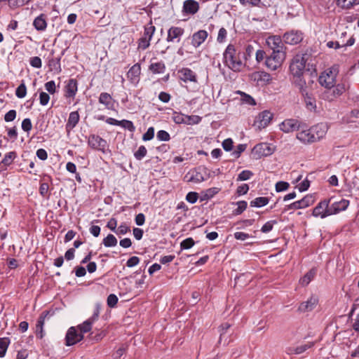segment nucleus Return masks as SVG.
I'll use <instances>...</instances> for the list:
<instances>
[{
	"label": "nucleus",
	"instance_id": "nucleus-15",
	"mask_svg": "<svg viewBox=\"0 0 359 359\" xmlns=\"http://www.w3.org/2000/svg\"><path fill=\"white\" fill-rule=\"evenodd\" d=\"M184 29L180 27L172 26L168 30L167 42H180L181 36L184 34Z\"/></svg>",
	"mask_w": 359,
	"mask_h": 359
},
{
	"label": "nucleus",
	"instance_id": "nucleus-2",
	"mask_svg": "<svg viewBox=\"0 0 359 359\" xmlns=\"http://www.w3.org/2000/svg\"><path fill=\"white\" fill-rule=\"evenodd\" d=\"M310 56L309 53H304L297 54L292 58L290 65V71L294 77L299 79L303 75L306 63Z\"/></svg>",
	"mask_w": 359,
	"mask_h": 359
},
{
	"label": "nucleus",
	"instance_id": "nucleus-8",
	"mask_svg": "<svg viewBox=\"0 0 359 359\" xmlns=\"http://www.w3.org/2000/svg\"><path fill=\"white\" fill-rule=\"evenodd\" d=\"M88 145L93 149L101 151L103 154L106 153L108 147L107 142L97 135H90L88 140Z\"/></svg>",
	"mask_w": 359,
	"mask_h": 359
},
{
	"label": "nucleus",
	"instance_id": "nucleus-13",
	"mask_svg": "<svg viewBox=\"0 0 359 359\" xmlns=\"http://www.w3.org/2000/svg\"><path fill=\"white\" fill-rule=\"evenodd\" d=\"M301 128V123L298 120L294 118L286 119L280 125V129L284 133L299 130Z\"/></svg>",
	"mask_w": 359,
	"mask_h": 359
},
{
	"label": "nucleus",
	"instance_id": "nucleus-22",
	"mask_svg": "<svg viewBox=\"0 0 359 359\" xmlns=\"http://www.w3.org/2000/svg\"><path fill=\"white\" fill-rule=\"evenodd\" d=\"M199 9V4L194 0H186L183 4L182 12L188 15H194Z\"/></svg>",
	"mask_w": 359,
	"mask_h": 359
},
{
	"label": "nucleus",
	"instance_id": "nucleus-47",
	"mask_svg": "<svg viewBox=\"0 0 359 359\" xmlns=\"http://www.w3.org/2000/svg\"><path fill=\"white\" fill-rule=\"evenodd\" d=\"M120 126L122 128L128 130L130 132L133 133L135 130V127L133 124V123L131 121L129 120H121Z\"/></svg>",
	"mask_w": 359,
	"mask_h": 359
},
{
	"label": "nucleus",
	"instance_id": "nucleus-63",
	"mask_svg": "<svg viewBox=\"0 0 359 359\" xmlns=\"http://www.w3.org/2000/svg\"><path fill=\"white\" fill-rule=\"evenodd\" d=\"M46 90L50 94H54L56 91L55 83L54 81H50L44 85Z\"/></svg>",
	"mask_w": 359,
	"mask_h": 359
},
{
	"label": "nucleus",
	"instance_id": "nucleus-56",
	"mask_svg": "<svg viewBox=\"0 0 359 359\" xmlns=\"http://www.w3.org/2000/svg\"><path fill=\"white\" fill-rule=\"evenodd\" d=\"M226 36H227L226 29L224 27L220 28L219 30V32H218L217 38V42L219 43H224L226 40Z\"/></svg>",
	"mask_w": 359,
	"mask_h": 359
},
{
	"label": "nucleus",
	"instance_id": "nucleus-20",
	"mask_svg": "<svg viewBox=\"0 0 359 359\" xmlns=\"http://www.w3.org/2000/svg\"><path fill=\"white\" fill-rule=\"evenodd\" d=\"M208 34L205 30L201 29L195 32L191 36V45L195 47H199L208 38Z\"/></svg>",
	"mask_w": 359,
	"mask_h": 359
},
{
	"label": "nucleus",
	"instance_id": "nucleus-9",
	"mask_svg": "<svg viewBox=\"0 0 359 359\" xmlns=\"http://www.w3.org/2000/svg\"><path fill=\"white\" fill-rule=\"evenodd\" d=\"M314 202V198L312 195H306L301 200L295 201L284 208L283 212L289 210H298L303 209L311 205Z\"/></svg>",
	"mask_w": 359,
	"mask_h": 359
},
{
	"label": "nucleus",
	"instance_id": "nucleus-35",
	"mask_svg": "<svg viewBox=\"0 0 359 359\" xmlns=\"http://www.w3.org/2000/svg\"><path fill=\"white\" fill-rule=\"evenodd\" d=\"M269 202V199L268 197L261 196L255 198L254 200L250 201L251 207H257L262 208L267 205Z\"/></svg>",
	"mask_w": 359,
	"mask_h": 359
},
{
	"label": "nucleus",
	"instance_id": "nucleus-10",
	"mask_svg": "<svg viewBox=\"0 0 359 359\" xmlns=\"http://www.w3.org/2000/svg\"><path fill=\"white\" fill-rule=\"evenodd\" d=\"M330 201V199H325L319 202L313 208L312 215L316 217H319L322 219L330 216L329 208Z\"/></svg>",
	"mask_w": 359,
	"mask_h": 359
},
{
	"label": "nucleus",
	"instance_id": "nucleus-55",
	"mask_svg": "<svg viewBox=\"0 0 359 359\" xmlns=\"http://www.w3.org/2000/svg\"><path fill=\"white\" fill-rule=\"evenodd\" d=\"M129 231H130V227L126 223H122L117 228L115 233H116L117 235H124Z\"/></svg>",
	"mask_w": 359,
	"mask_h": 359
},
{
	"label": "nucleus",
	"instance_id": "nucleus-34",
	"mask_svg": "<svg viewBox=\"0 0 359 359\" xmlns=\"http://www.w3.org/2000/svg\"><path fill=\"white\" fill-rule=\"evenodd\" d=\"M93 323L94 322L91 321L90 319H87L83 323L77 326V329L79 331V332L83 335L85 333L90 332L92 330V325Z\"/></svg>",
	"mask_w": 359,
	"mask_h": 359
},
{
	"label": "nucleus",
	"instance_id": "nucleus-60",
	"mask_svg": "<svg viewBox=\"0 0 359 359\" xmlns=\"http://www.w3.org/2000/svg\"><path fill=\"white\" fill-rule=\"evenodd\" d=\"M198 198V194L194 191L189 192L186 196V200L190 203H195Z\"/></svg>",
	"mask_w": 359,
	"mask_h": 359
},
{
	"label": "nucleus",
	"instance_id": "nucleus-54",
	"mask_svg": "<svg viewBox=\"0 0 359 359\" xmlns=\"http://www.w3.org/2000/svg\"><path fill=\"white\" fill-rule=\"evenodd\" d=\"M247 147L245 144H238L236 149L233 151L232 155L234 158H238L240 157L242 152H243Z\"/></svg>",
	"mask_w": 359,
	"mask_h": 359
},
{
	"label": "nucleus",
	"instance_id": "nucleus-16",
	"mask_svg": "<svg viewBox=\"0 0 359 359\" xmlns=\"http://www.w3.org/2000/svg\"><path fill=\"white\" fill-rule=\"evenodd\" d=\"M178 74L180 79L184 82H198L196 74L188 67H183L180 69L178 71Z\"/></svg>",
	"mask_w": 359,
	"mask_h": 359
},
{
	"label": "nucleus",
	"instance_id": "nucleus-53",
	"mask_svg": "<svg viewBox=\"0 0 359 359\" xmlns=\"http://www.w3.org/2000/svg\"><path fill=\"white\" fill-rule=\"evenodd\" d=\"M156 137L158 140L165 142L169 141L170 139V134L167 131L163 130L158 131L156 134Z\"/></svg>",
	"mask_w": 359,
	"mask_h": 359
},
{
	"label": "nucleus",
	"instance_id": "nucleus-7",
	"mask_svg": "<svg viewBox=\"0 0 359 359\" xmlns=\"http://www.w3.org/2000/svg\"><path fill=\"white\" fill-rule=\"evenodd\" d=\"M305 81L299 80L298 86H299V91L304 98L306 108L309 110H314L316 108V99L313 97L311 93H309L305 86Z\"/></svg>",
	"mask_w": 359,
	"mask_h": 359
},
{
	"label": "nucleus",
	"instance_id": "nucleus-58",
	"mask_svg": "<svg viewBox=\"0 0 359 359\" xmlns=\"http://www.w3.org/2000/svg\"><path fill=\"white\" fill-rule=\"evenodd\" d=\"M290 187V184L287 182L280 181L276 184V191L277 192H280L283 191H286Z\"/></svg>",
	"mask_w": 359,
	"mask_h": 359
},
{
	"label": "nucleus",
	"instance_id": "nucleus-46",
	"mask_svg": "<svg viewBox=\"0 0 359 359\" xmlns=\"http://www.w3.org/2000/svg\"><path fill=\"white\" fill-rule=\"evenodd\" d=\"M26 94H27V87H26L25 83L22 81V83L16 88L15 95L18 98H23L25 97Z\"/></svg>",
	"mask_w": 359,
	"mask_h": 359
},
{
	"label": "nucleus",
	"instance_id": "nucleus-18",
	"mask_svg": "<svg viewBox=\"0 0 359 359\" xmlns=\"http://www.w3.org/2000/svg\"><path fill=\"white\" fill-rule=\"evenodd\" d=\"M311 133L313 134V137H315V142L319 141L323 139L328 130V127L325 123H318L311 128Z\"/></svg>",
	"mask_w": 359,
	"mask_h": 359
},
{
	"label": "nucleus",
	"instance_id": "nucleus-48",
	"mask_svg": "<svg viewBox=\"0 0 359 359\" xmlns=\"http://www.w3.org/2000/svg\"><path fill=\"white\" fill-rule=\"evenodd\" d=\"M277 224L276 220H270L266 222L261 228V231L262 233H269L270 232L273 228V225Z\"/></svg>",
	"mask_w": 359,
	"mask_h": 359
},
{
	"label": "nucleus",
	"instance_id": "nucleus-1",
	"mask_svg": "<svg viewBox=\"0 0 359 359\" xmlns=\"http://www.w3.org/2000/svg\"><path fill=\"white\" fill-rule=\"evenodd\" d=\"M241 55L233 45L229 44L223 53V62L224 65L233 72H239L244 66Z\"/></svg>",
	"mask_w": 359,
	"mask_h": 359
},
{
	"label": "nucleus",
	"instance_id": "nucleus-33",
	"mask_svg": "<svg viewBox=\"0 0 359 359\" xmlns=\"http://www.w3.org/2000/svg\"><path fill=\"white\" fill-rule=\"evenodd\" d=\"M60 57L57 58L51 57L48 59V67L50 71H55L57 73L61 72L62 69L60 65Z\"/></svg>",
	"mask_w": 359,
	"mask_h": 359
},
{
	"label": "nucleus",
	"instance_id": "nucleus-62",
	"mask_svg": "<svg viewBox=\"0 0 359 359\" xmlns=\"http://www.w3.org/2000/svg\"><path fill=\"white\" fill-rule=\"evenodd\" d=\"M32 128L31 119L29 118H25L22 122V129L25 132H29Z\"/></svg>",
	"mask_w": 359,
	"mask_h": 359
},
{
	"label": "nucleus",
	"instance_id": "nucleus-36",
	"mask_svg": "<svg viewBox=\"0 0 359 359\" xmlns=\"http://www.w3.org/2000/svg\"><path fill=\"white\" fill-rule=\"evenodd\" d=\"M359 4V0H337V5L344 9H349Z\"/></svg>",
	"mask_w": 359,
	"mask_h": 359
},
{
	"label": "nucleus",
	"instance_id": "nucleus-31",
	"mask_svg": "<svg viewBox=\"0 0 359 359\" xmlns=\"http://www.w3.org/2000/svg\"><path fill=\"white\" fill-rule=\"evenodd\" d=\"M317 273V270L315 268L309 270L300 280L299 283L302 286H306L314 278Z\"/></svg>",
	"mask_w": 359,
	"mask_h": 359
},
{
	"label": "nucleus",
	"instance_id": "nucleus-26",
	"mask_svg": "<svg viewBox=\"0 0 359 359\" xmlns=\"http://www.w3.org/2000/svg\"><path fill=\"white\" fill-rule=\"evenodd\" d=\"M98 101L100 104H103L107 109L111 110L114 107L115 100L108 93H101Z\"/></svg>",
	"mask_w": 359,
	"mask_h": 359
},
{
	"label": "nucleus",
	"instance_id": "nucleus-11",
	"mask_svg": "<svg viewBox=\"0 0 359 359\" xmlns=\"http://www.w3.org/2000/svg\"><path fill=\"white\" fill-rule=\"evenodd\" d=\"M83 339V335L79 333L75 327H71L66 333L65 345L67 346H73L81 341Z\"/></svg>",
	"mask_w": 359,
	"mask_h": 359
},
{
	"label": "nucleus",
	"instance_id": "nucleus-43",
	"mask_svg": "<svg viewBox=\"0 0 359 359\" xmlns=\"http://www.w3.org/2000/svg\"><path fill=\"white\" fill-rule=\"evenodd\" d=\"M237 208L233 211L234 215H239L242 214L247 208L248 203L245 201H240L236 203Z\"/></svg>",
	"mask_w": 359,
	"mask_h": 359
},
{
	"label": "nucleus",
	"instance_id": "nucleus-40",
	"mask_svg": "<svg viewBox=\"0 0 359 359\" xmlns=\"http://www.w3.org/2000/svg\"><path fill=\"white\" fill-rule=\"evenodd\" d=\"M10 342L11 341L8 337L0 338V358H2L6 355Z\"/></svg>",
	"mask_w": 359,
	"mask_h": 359
},
{
	"label": "nucleus",
	"instance_id": "nucleus-37",
	"mask_svg": "<svg viewBox=\"0 0 359 359\" xmlns=\"http://www.w3.org/2000/svg\"><path fill=\"white\" fill-rule=\"evenodd\" d=\"M206 178L204 177L203 173L200 171V168L195 170L191 172V176L189 179V182L195 183H200L205 181Z\"/></svg>",
	"mask_w": 359,
	"mask_h": 359
},
{
	"label": "nucleus",
	"instance_id": "nucleus-17",
	"mask_svg": "<svg viewBox=\"0 0 359 359\" xmlns=\"http://www.w3.org/2000/svg\"><path fill=\"white\" fill-rule=\"evenodd\" d=\"M318 303V299L316 296H311L306 302H302L298 311L301 313H306L313 311Z\"/></svg>",
	"mask_w": 359,
	"mask_h": 359
},
{
	"label": "nucleus",
	"instance_id": "nucleus-49",
	"mask_svg": "<svg viewBox=\"0 0 359 359\" xmlns=\"http://www.w3.org/2000/svg\"><path fill=\"white\" fill-rule=\"evenodd\" d=\"M253 172L248 170H243L237 177V181H245L249 180L252 176H253Z\"/></svg>",
	"mask_w": 359,
	"mask_h": 359
},
{
	"label": "nucleus",
	"instance_id": "nucleus-23",
	"mask_svg": "<svg viewBox=\"0 0 359 359\" xmlns=\"http://www.w3.org/2000/svg\"><path fill=\"white\" fill-rule=\"evenodd\" d=\"M349 205V201L342 199L340 201L334 202L331 205H329L330 215H335L341 211L345 210Z\"/></svg>",
	"mask_w": 359,
	"mask_h": 359
},
{
	"label": "nucleus",
	"instance_id": "nucleus-64",
	"mask_svg": "<svg viewBox=\"0 0 359 359\" xmlns=\"http://www.w3.org/2000/svg\"><path fill=\"white\" fill-rule=\"evenodd\" d=\"M150 41L147 38H140L138 42V48L142 50L147 49L150 46Z\"/></svg>",
	"mask_w": 359,
	"mask_h": 359
},
{
	"label": "nucleus",
	"instance_id": "nucleus-59",
	"mask_svg": "<svg viewBox=\"0 0 359 359\" xmlns=\"http://www.w3.org/2000/svg\"><path fill=\"white\" fill-rule=\"evenodd\" d=\"M154 128L149 127L147 129V131L143 135L142 140L144 141H149L154 138Z\"/></svg>",
	"mask_w": 359,
	"mask_h": 359
},
{
	"label": "nucleus",
	"instance_id": "nucleus-27",
	"mask_svg": "<svg viewBox=\"0 0 359 359\" xmlns=\"http://www.w3.org/2000/svg\"><path fill=\"white\" fill-rule=\"evenodd\" d=\"M80 116L77 111H72L69 114L67 123L66 124V130L69 131L76 127L79 123Z\"/></svg>",
	"mask_w": 359,
	"mask_h": 359
},
{
	"label": "nucleus",
	"instance_id": "nucleus-44",
	"mask_svg": "<svg viewBox=\"0 0 359 359\" xmlns=\"http://www.w3.org/2000/svg\"><path fill=\"white\" fill-rule=\"evenodd\" d=\"M238 93L241 95V100L243 102L251 106L256 104L255 99L250 95L241 91H238Z\"/></svg>",
	"mask_w": 359,
	"mask_h": 359
},
{
	"label": "nucleus",
	"instance_id": "nucleus-24",
	"mask_svg": "<svg viewBox=\"0 0 359 359\" xmlns=\"http://www.w3.org/2000/svg\"><path fill=\"white\" fill-rule=\"evenodd\" d=\"M172 119H173L174 122L177 124H180V123L191 124V119H196V121H193V122L199 123L201 120V118L198 116H184L182 114H177L173 116Z\"/></svg>",
	"mask_w": 359,
	"mask_h": 359
},
{
	"label": "nucleus",
	"instance_id": "nucleus-14",
	"mask_svg": "<svg viewBox=\"0 0 359 359\" xmlns=\"http://www.w3.org/2000/svg\"><path fill=\"white\" fill-rule=\"evenodd\" d=\"M273 118V114L266 110L259 114L255 121V126H257L259 129L266 128L271 122Z\"/></svg>",
	"mask_w": 359,
	"mask_h": 359
},
{
	"label": "nucleus",
	"instance_id": "nucleus-19",
	"mask_svg": "<svg viewBox=\"0 0 359 359\" xmlns=\"http://www.w3.org/2000/svg\"><path fill=\"white\" fill-rule=\"evenodd\" d=\"M297 138L304 144H311L315 142V137L311 133V129H302L297 133Z\"/></svg>",
	"mask_w": 359,
	"mask_h": 359
},
{
	"label": "nucleus",
	"instance_id": "nucleus-28",
	"mask_svg": "<svg viewBox=\"0 0 359 359\" xmlns=\"http://www.w3.org/2000/svg\"><path fill=\"white\" fill-rule=\"evenodd\" d=\"M34 28L38 31H44L47 27L46 15L41 14L37 16L33 22Z\"/></svg>",
	"mask_w": 359,
	"mask_h": 359
},
{
	"label": "nucleus",
	"instance_id": "nucleus-25",
	"mask_svg": "<svg viewBox=\"0 0 359 359\" xmlns=\"http://www.w3.org/2000/svg\"><path fill=\"white\" fill-rule=\"evenodd\" d=\"M65 97H74L78 90V82L75 79H70L65 87Z\"/></svg>",
	"mask_w": 359,
	"mask_h": 359
},
{
	"label": "nucleus",
	"instance_id": "nucleus-38",
	"mask_svg": "<svg viewBox=\"0 0 359 359\" xmlns=\"http://www.w3.org/2000/svg\"><path fill=\"white\" fill-rule=\"evenodd\" d=\"M256 79L264 85L269 84L272 81L271 74L265 72H258Z\"/></svg>",
	"mask_w": 359,
	"mask_h": 359
},
{
	"label": "nucleus",
	"instance_id": "nucleus-12",
	"mask_svg": "<svg viewBox=\"0 0 359 359\" xmlns=\"http://www.w3.org/2000/svg\"><path fill=\"white\" fill-rule=\"evenodd\" d=\"M303 39V33L300 31L291 30L285 32L283 36L284 42L290 45L298 44Z\"/></svg>",
	"mask_w": 359,
	"mask_h": 359
},
{
	"label": "nucleus",
	"instance_id": "nucleus-45",
	"mask_svg": "<svg viewBox=\"0 0 359 359\" xmlns=\"http://www.w3.org/2000/svg\"><path fill=\"white\" fill-rule=\"evenodd\" d=\"M147 154V150L146 147L143 145H141L138 148L137 151L135 152L134 156L137 160L140 161L144 156H146Z\"/></svg>",
	"mask_w": 359,
	"mask_h": 359
},
{
	"label": "nucleus",
	"instance_id": "nucleus-39",
	"mask_svg": "<svg viewBox=\"0 0 359 359\" xmlns=\"http://www.w3.org/2000/svg\"><path fill=\"white\" fill-rule=\"evenodd\" d=\"M156 27L153 25L152 22H150L144 26V36L142 37L147 38L149 40L152 39L154 34L155 33Z\"/></svg>",
	"mask_w": 359,
	"mask_h": 359
},
{
	"label": "nucleus",
	"instance_id": "nucleus-41",
	"mask_svg": "<svg viewBox=\"0 0 359 359\" xmlns=\"http://www.w3.org/2000/svg\"><path fill=\"white\" fill-rule=\"evenodd\" d=\"M117 239L113 234H108L103 241V245L107 248L114 247L117 245Z\"/></svg>",
	"mask_w": 359,
	"mask_h": 359
},
{
	"label": "nucleus",
	"instance_id": "nucleus-5",
	"mask_svg": "<svg viewBox=\"0 0 359 359\" xmlns=\"http://www.w3.org/2000/svg\"><path fill=\"white\" fill-rule=\"evenodd\" d=\"M280 36H270L266 39L267 46L272 50V53H285V47Z\"/></svg>",
	"mask_w": 359,
	"mask_h": 359
},
{
	"label": "nucleus",
	"instance_id": "nucleus-51",
	"mask_svg": "<svg viewBox=\"0 0 359 359\" xmlns=\"http://www.w3.org/2000/svg\"><path fill=\"white\" fill-rule=\"evenodd\" d=\"M194 245V241L192 238H187L182 241L180 243L181 249L188 250L192 248Z\"/></svg>",
	"mask_w": 359,
	"mask_h": 359
},
{
	"label": "nucleus",
	"instance_id": "nucleus-57",
	"mask_svg": "<svg viewBox=\"0 0 359 359\" xmlns=\"http://www.w3.org/2000/svg\"><path fill=\"white\" fill-rule=\"evenodd\" d=\"M118 300V297L116 294H110L107 297V299L108 306L110 308H114L117 304Z\"/></svg>",
	"mask_w": 359,
	"mask_h": 359
},
{
	"label": "nucleus",
	"instance_id": "nucleus-52",
	"mask_svg": "<svg viewBox=\"0 0 359 359\" xmlns=\"http://www.w3.org/2000/svg\"><path fill=\"white\" fill-rule=\"evenodd\" d=\"M101 309H102L101 303H99V302L96 303L95 305L93 314L90 318H89V319H90L91 321H93L95 323L98 319Z\"/></svg>",
	"mask_w": 359,
	"mask_h": 359
},
{
	"label": "nucleus",
	"instance_id": "nucleus-50",
	"mask_svg": "<svg viewBox=\"0 0 359 359\" xmlns=\"http://www.w3.org/2000/svg\"><path fill=\"white\" fill-rule=\"evenodd\" d=\"M313 345V342H310L306 344L299 346L294 349L293 353L295 354H301L306 351L307 349L311 348Z\"/></svg>",
	"mask_w": 359,
	"mask_h": 359
},
{
	"label": "nucleus",
	"instance_id": "nucleus-29",
	"mask_svg": "<svg viewBox=\"0 0 359 359\" xmlns=\"http://www.w3.org/2000/svg\"><path fill=\"white\" fill-rule=\"evenodd\" d=\"M153 74H163L165 72L166 67L163 61L151 63L148 68Z\"/></svg>",
	"mask_w": 359,
	"mask_h": 359
},
{
	"label": "nucleus",
	"instance_id": "nucleus-21",
	"mask_svg": "<svg viewBox=\"0 0 359 359\" xmlns=\"http://www.w3.org/2000/svg\"><path fill=\"white\" fill-rule=\"evenodd\" d=\"M141 74V66L139 63L135 64L130 67L127 73V78L133 83H137L140 81Z\"/></svg>",
	"mask_w": 359,
	"mask_h": 359
},
{
	"label": "nucleus",
	"instance_id": "nucleus-30",
	"mask_svg": "<svg viewBox=\"0 0 359 359\" xmlns=\"http://www.w3.org/2000/svg\"><path fill=\"white\" fill-rule=\"evenodd\" d=\"M47 314H44L42 313L41 315L37 320V323L36 325V335L38 338L42 339L43 337V325L45 323V318Z\"/></svg>",
	"mask_w": 359,
	"mask_h": 359
},
{
	"label": "nucleus",
	"instance_id": "nucleus-61",
	"mask_svg": "<svg viewBox=\"0 0 359 359\" xmlns=\"http://www.w3.org/2000/svg\"><path fill=\"white\" fill-rule=\"evenodd\" d=\"M29 64L32 67L35 68H41L42 66L41 60L39 57H32L29 60Z\"/></svg>",
	"mask_w": 359,
	"mask_h": 359
},
{
	"label": "nucleus",
	"instance_id": "nucleus-6",
	"mask_svg": "<svg viewBox=\"0 0 359 359\" xmlns=\"http://www.w3.org/2000/svg\"><path fill=\"white\" fill-rule=\"evenodd\" d=\"M274 152V149L269 144L262 142L256 144L252 151L255 158L259 159L264 156L271 155Z\"/></svg>",
	"mask_w": 359,
	"mask_h": 359
},
{
	"label": "nucleus",
	"instance_id": "nucleus-3",
	"mask_svg": "<svg viewBox=\"0 0 359 359\" xmlns=\"http://www.w3.org/2000/svg\"><path fill=\"white\" fill-rule=\"evenodd\" d=\"M337 74V72L336 69H328L319 76V83L322 86L326 88H332L334 86Z\"/></svg>",
	"mask_w": 359,
	"mask_h": 359
},
{
	"label": "nucleus",
	"instance_id": "nucleus-42",
	"mask_svg": "<svg viewBox=\"0 0 359 359\" xmlns=\"http://www.w3.org/2000/svg\"><path fill=\"white\" fill-rule=\"evenodd\" d=\"M17 154L15 151H10L7 153L1 161V163L6 166L10 165L13 160L16 158Z\"/></svg>",
	"mask_w": 359,
	"mask_h": 359
},
{
	"label": "nucleus",
	"instance_id": "nucleus-32",
	"mask_svg": "<svg viewBox=\"0 0 359 359\" xmlns=\"http://www.w3.org/2000/svg\"><path fill=\"white\" fill-rule=\"evenodd\" d=\"M219 191V189L217 187L208 189L201 193L200 196V201H208L209 199L212 198L215 195H216Z\"/></svg>",
	"mask_w": 359,
	"mask_h": 359
},
{
	"label": "nucleus",
	"instance_id": "nucleus-4",
	"mask_svg": "<svg viewBox=\"0 0 359 359\" xmlns=\"http://www.w3.org/2000/svg\"><path fill=\"white\" fill-rule=\"evenodd\" d=\"M285 55L286 53H271L270 55L266 57V66L271 70H276L285 60Z\"/></svg>",
	"mask_w": 359,
	"mask_h": 359
}]
</instances>
